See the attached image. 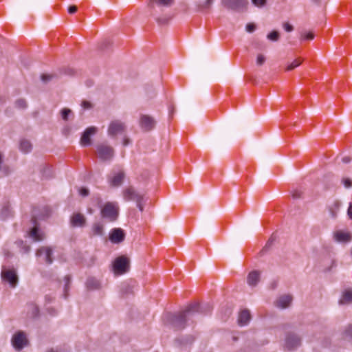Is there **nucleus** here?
Segmentation results:
<instances>
[{"mask_svg":"<svg viewBox=\"0 0 352 352\" xmlns=\"http://www.w3.org/2000/svg\"><path fill=\"white\" fill-rule=\"evenodd\" d=\"M201 309L198 303L189 305L186 309L178 314H168L167 322L175 331L185 328L187 319L192 317L195 314L201 313Z\"/></svg>","mask_w":352,"mask_h":352,"instance_id":"nucleus-1","label":"nucleus"},{"mask_svg":"<svg viewBox=\"0 0 352 352\" xmlns=\"http://www.w3.org/2000/svg\"><path fill=\"white\" fill-rule=\"evenodd\" d=\"M123 198L125 201H133L137 204V206L140 211H143L144 206L142 201L144 199V195L136 191L132 186L124 188L122 191Z\"/></svg>","mask_w":352,"mask_h":352,"instance_id":"nucleus-2","label":"nucleus"},{"mask_svg":"<svg viewBox=\"0 0 352 352\" xmlns=\"http://www.w3.org/2000/svg\"><path fill=\"white\" fill-rule=\"evenodd\" d=\"M101 216L109 221H115L119 214V207L116 202H107L101 206Z\"/></svg>","mask_w":352,"mask_h":352,"instance_id":"nucleus-3","label":"nucleus"},{"mask_svg":"<svg viewBox=\"0 0 352 352\" xmlns=\"http://www.w3.org/2000/svg\"><path fill=\"white\" fill-rule=\"evenodd\" d=\"M114 148L104 143L96 146L98 157L103 162L111 161L114 157Z\"/></svg>","mask_w":352,"mask_h":352,"instance_id":"nucleus-4","label":"nucleus"},{"mask_svg":"<svg viewBox=\"0 0 352 352\" xmlns=\"http://www.w3.org/2000/svg\"><path fill=\"white\" fill-rule=\"evenodd\" d=\"M129 268V260L124 256L116 258L113 263V271L117 275L127 272Z\"/></svg>","mask_w":352,"mask_h":352,"instance_id":"nucleus-5","label":"nucleus"},{"mask_svg":"<svg viewBox=\"0 0 352 352\" xmlns=\"http://www.w3.org/2000/svg\"><path fill=\"white\" fill-rule=\"evenodd\" d=\"M126 126L124 122L119 120H115L109 123L107 133L112 138L116 137L118 134H122L125 131Z\"/></svg>","mask_w":352,"mask_h":352,"instance_id":"nucleus-6","label":"nucleus"},{"mask_svg":"<svg viewBox=\"0 0 352 352\" xmlns=\"http://www.w3.org/2000/svg\"><path fill=\"white\" fill-rule=\"evenodd\" d=\"M221 4L228 10L241 11L245 9L248 0H221Z\"/></svg>","mask_w":352,"mask_h":352,"instance_id":"nucleus-7","label":"nucleus"},{"mask_svg":"<svg viewBox=\"0 0 352 352\" xmlns=\"http://www.w3.org/2000/svg\"><path fill=\"white\" fill-rule=\"evenodd\" d=\"M1 277L3 280L8 283L12 287H15L18 283V276L15 270L3 269Z\"/></svg>","mask_w":352,"mask_h":352,"instance_id":"nucleus-8","label":"nucleus"},{"mask_svg":"<svg viewBox=\"0 0 352 352\" xmlns=\"http://www.w3.org/2000/svg\"><path fill=\"white\" fill-rule=\"evenodd\" d=\"M28 342L25 334L22 331L16 333L12 338V345L17 351L21 350L28 344Z\"/></svg>","mask_w":352,"mask_h":352,"instance_id":"nucleus-9","label":"nucleus"},{"mask_svg":"<svg viewBox=\"0 0 352 352\" xmlns=\"http://www.w3.org/2000/svg\"><path fill=\"white\" fill-rule=\"evenodd\" d=\"M156 122L155 119L148 115H141L140 126L142 131H150L155 128Z\"/></svg>","mask_w":352,"mask_h":352,"instance_id":"nucleus-10","label":"nucleus"},{"mask_svg":"<svg viewBox=\"0 0 352 352\" xmlns=\"http://www.w3.org/2000/svg\"><path fill=\"white\" fill-rule=\"evenodd\" d=\"M52 252V249L50 247L43 246L36 250V256L37 257H43L47 264H51L53 262Z\"/></svg>","mask_w":352,"mask_h":352,"instance_id":"nucleus-11","label":"nucleus"},{"mask_svg":"<svg viewBox=\"0 0 352 352\" xmlns=\"http://www.w3.org/2000/svg\"><path fill=\"white\" fill-rule=\"evenodd\" d=\"M293 300V296L290 294H283L277 298L274 302L276 307L284 309L290 307Z\"/></svg>","mask_w":352,"mask_h":352,"instance_id":"nucleus-12","label":"nucleus"},{"mask_svg":"<svg viewBox=\"0 0 352 352\" xmlns=\"http://www.w3.org/2000/svg\"><path fill=\"white\" fill-rule=\"evenodd\" d=\"M97 131L98 128L96 126H90L86 129L81 136L80 144L82 146L90 145L91 144V136L95 135Z\"/></svg>","mask_w":352,"mask_h":352,"instance_id":"nucleus-13","label":"nucleus"},{"mask_svg":"<svg viewBox=\"0 0 352 352\" xmlns=\"http://www.w3.org/2000/svg\"><path fill=\"white\" fill-rule=\"evenodd\" d=\"M125 178V173L123 170H120L118 173H114L112 176L108 178L109 183L112 187L120 186Z\"/></svg>","mask_w":352,"mask_h":352,"instance_id":"nucleus-14","label":"nucleus"},{"mask_svg":"<svg viewBox=\"0 0 352 352\" xmlns=\"http://www.w3.org/2000/svg\"><path fill=\"white\" fill-rule=\"evenodd\" d=\"M300 344V338L294 333H288L285 338V347L289 350H292Z\"/></svg>","mask_w":352,"mask_h":352,"instance_id":"nucleus-15","label":"nucleus"},{"mask_svg":"<svg viewBox=\"0 0 352 352\" xmlns=\"http://www.w3.org/2000/svg\"><path fill=\"white\" fill-rule=\"evenodd\" d=\"M125 234L121 228H113L110 234L109 239L113 243H120L124 239Z\"/></svg>","mask_w":352,"mask_h":352,"instance_id":"nucleus-16","label":"nucleus"},{"mask_svg":"<svg viewBox=\"0 0 352 352\" xmlns=\"http://www.w3.org/2000/svg\"><path fill=\"white\" fill-rule=\"evenodd\" d=\"M86 222V217L81 213H74L71 217L70 223L73 227H84Z\"/></svg>","mask_w":352,"mask_h":352,"instance_id":"nucleus-17","label":"nucleus"},{"mask_svg":"<svg viewBox=\"0 0 352 352\" xmlns=\"http://www.w3.org/2000/svg\"><path fill=\"white\" fill-rule=\"evenodd\" d=\"M335 240L340 243H348L352 240V236L349 232L338 230L334 232Z\"/></svg>","mask_w":352,"mask_h":352,"instance_id":"nucleus-18","label":"nucleus"},{"mask_svg":"<svg viewBox=\"0 0 352 352\" xmlns=\"http://www.w3.org/2000/svg\"><path fill=\"white\" fill-rule=\"evenodd\" d=\"M28 235L34 242L41 241L45 238L44 233L36 226H34L30 230Z\"/></svg>","mask_w":352,"mask_h":352,"instance_id":"nucleus-19","label":"nucleus"},{"mask_svg":"<svg viewBox=\"0 0 352 352\" xmlns=\"http://www.w3.org/2000/svg\"><path fill=\"white\" fill-rule=\"evenodd\" d=\"M27 314L30 318H36L39 316V308L38 307L33 303L30 302L27 305Z\"/></svg>","mask_w":352,"mask_h":352,"instance_id":"nucleus-20","label":"nucleus"},{"mask_svg":"<svg viewBox=\"0 0 352 352\" xmlns=\"http://www.w3.org/2000/svg\"><path fill=\"white\" fill-rule=\"evenodd\" d=\"M250 318L251 316L249 310L244 309L239 313L238 323L241 326L246 325L249 322Z\"/></svg>","mask_w":352,"mask_h":352,"instance_id":"nucleus-21","label":"nucleus"},{"mask_svg":"<svg viewBox=\"0 0 352 352\" xmlns=\"http://www.w3.org/2000/svg\"><path fill=\"white\" fill-rule=\"evenodd\" d=\"M352 303V289H345L339 300L340 305Z\"/></svg>","mask_w":352,"mask_h":352,"instance_id":"nucleus-22","label":"nucleus"},{"mask_svg":"<svg viewBox=\"0 0 352 352\" xmlns=\"http://www.w3.org/2000/svg\"><path fill=\"white\" fill-rule=\"evenodd\" d=\"M174 3V0H151L148 6L154 8V4L160 8L170 7Z\"/></svg>","mask_w":352,"mask_h":352,"instance_id":"nucleus-23","label":"nucleus"},{"mask_svg":"<svg viewBox=\"0 0 352 352\" xmlns=\"http://www.w3.org/2000/svg\"><path fill=\"white\" fill-rule=\"evenodd\" d=\"M86 286L89 290H96L100 289L101 283L94 277H89L86 281Z\"/></svg>","mask_w":352,"mask_h":352,"instance_id":"nucleus-24","label":"nucleus"},{"mask_svg":"<svg viewBox=\"0 0 352 352\" xmlns=\"http://www.w3.org/2000/svg\"><path fill=\"white\" fill-rule=\"evenodd\" d=\"M260 273L257 271H253L248 274V283L250 286H255L259 281Z\"/></svg>","mask_w":352,"mask_h":352,"instance_id":"nucleus-25","label":"nucleus"},{"mask_svg":"<svg viewBox=\"0 0 352 352\" xmlns=\"http://www.w3.org/2000/svg\"><path fill=\"white\" fill-rule=\"evenodd\" d=\"M32 148V144L29 140L23 139L20 141L19 148L23 153H29Z\"/></svg>","mask_w":352,"mask_h":352,"instance_id":"nucleus-26","label":"nucleus"},{"mask_svg":"<svg viewBox=\"0 0 352 352\" xmlns=\"http://www.w3.org/2000/svg\"><path fill=\"white\" fill-rule=\"evenodd\" d=\"M92 232L94 235L102 236L103 234V225L100 223H94Z\"/></svg>","mask_w":352,"mask_h":352,"instance_id":"nucleus-27","label":"nucleus"},{"mask_svg":"<svg viewBox=\"0 0 352 352\" xmlns=\"http://www.w3.org/2000/svg\"><path fill=\"white\" fill-rule=\"evenodd\" d=\"M302 63V60H300V59H296L294 60L293 62H292L291 63H289L285 68V70L286 71H291L294 69H295L296 67H298L299 65H300Z\"/></svg>","mask_w":352,"mask_h":352,"instance_id":"nucleus-28","label":"nucleus"},{"mask_svg":"<svg viewBox=\"0 0 352 352\" xmlns=\"http://www.w3.org/2000/svg\"><path fill=\"white\" fill-rule=\"evenodd\" d=\"M42 177L48 179L52 176V172L50 167H43L41 169Z\"/></svg>","mask_w":352,"mask_h":352,"instance_id":"nucleus-29","label":"nucleus"},{"mask_svg":"<svg viewBox=\"0 0 352 352\" xmlns=\"http://www.w3.org/2000/svg\"><path fill=\"white\" fill-rule=\"evenodd\" d=\"M344 338L352 341V325H349L344 331Z\"/></svg>","mask_w":352,"mask_h":352,"instance_id":"nucleus-30","label":"nucleus"},{"mask_svg":"<svg viewBox=\"0 0 352 352\" xmlns=\"http://www.w3.org/2000/svg\"><path fill=\"white\" fill-rule=\"evenodd\" d=\"M267 38L272 41H277L279 39V32L274 30L267 34Z\"/></svg>","mask_w":352,"mask_h":352,"instance_id":"nucleus-31","label":"nucleus"},{"mask_svg":"<svg viewBox=\"0 0 352 352\" xmlns=\"http://www.w3.org/2000/svg\"><path fill=\"white\" fill-rule=\"evenodd\" d=\"M212 3L213 0H206L204 2L199 5V8L201 10L208 9Z\"/></svg>","mask_w":352,"mask_h":352,"instance_id":"nucleus-32","label":"nucleus"},{"mask_svg":"<svg viewBox=\"0 0 352 352\" xmlns=\"http://www.w3.org/2000/svg\"><path fill=\"white\" fill-rule=\"evenodd\" d=\"M10 212H11V211H10V206H5L1 209V218H3V219L7 218L10 215Z\"/></svg>","mask_w":352,"mask_h":352,"instance_id":"nucleus-33","label":"nucleus"},{"mask_svg":"<svg viewBox=\"0 0 352 352\" xmlns=\"http://www.w3.org/2000/svg\"><path fill=\"white\" fill-rule=\"evenodd\" d=\"M72 111L69 109L64 108L61 110V116L64 120H67L69 116L71 114Z\"/></svg>","mask_w":352,"mask_h":352,"instance_id":"nucleus-34","label":"nucleus"},{"mask_svg":"<svg viewBox=\"0 0 352 352\" xmlns=\"http://www.w3.org/2000/svg\"><path fill=\"white\" fill-rule=\"evenodd\" d=\"M266 58L265 56L262 54H258L257 55L256 58V65L258 66H261L264 64L265 62Z\"/></svg>","mask_w":352,"mask_h":352,"instance_id":"nucleus-35","label":"nucleus"},{"mask_svg":"<svg viewBox=\"0 0 352 352\" xmlns=\"http://www.w3.org/2000/svg\"><path fill=\"white\" fill-rule=\"evenodd\" d=\"M16 106L20 109H25L27 107L26 101L23 99H19L15 102Z\"/></svg>","mask_w":352,"mask_h":352,"instance_id":"nucleus-36","label":"nucleus"},{"mask_svg":"<svg viewBox=\"0 0 352 352\" xmlns=\"http://www.w3.org/2000/svg\"><path fill=\"white\" fill-rule=\"evenodd\" d=\"M267 0H252V3L256 7H263L265 5Z\"/></svg>","mask_w":352,"mask_h":352,"instance_id":"nucleus-37","label":"nucleus"},{"mask_svg":"<svg viewBox=\"0 0 352 352\" xmlns=\"http://www.w3.org/2000/svg\"><path fill=\"white\" fill-rule=\"evenodd\" d=\"M301 37L303 39H308V40H312L314 38V34L313 32H303L301 34Z\"/></svg>","mask_w":352,"mask_h":352,"instance_id":"nucleus-38","label":"nucleus"},{"mask_svg":"<svg viewBox=\"0 0 352 352\" xmlns=\"http://www.w3.org/2000/svg\"><path fill=\"white\" fill-rule=\"evenodd\" d=\"M52 78H53V76L50 75V74H42L41 76V80L43 82H44L45 83L51 80L52 79Z\"/></svg>","mask_w":352,"mask_h":352,"instance_id":"nucleus-39","label":"nucleus"},{"mask_svg":"<svg viewBox=\"0 0 352 352\" xmlns=\"http://www.w3.org/2000/svg\"><path fill=\"white\" fill-rule=\"evenodd\" d=\"M343 184L346 188H351L352 186V181L349 178H344L342 179Z\"/></svg>","mask_w":352,"mask_h":352,"instance_id":"nucleus-40","label":"nucleus"},{"mask_svg":"<svg viewBox=\"0 0 352 352\" xmlns=\"http://www.w3.org/2000/svg\"><path fill=\"white\" fill-rule=\"evenodd\" d=\"M195 340L192 336H188L187 338L182 342L183 344H191Z\"/></svg>","mask_w":352,"mask_h":352,"instance_id":"nucleus-41","label":"nucleus"},{"mask_svg":"<svg viewBox=\"0 0 352 352\" xmlns=\"http://www.w3.org/2000/svg\"><path fill=\"white\" fill-rule=\"evenodd\" d=\"M283 26L285 30L289 32L293 31L294 30V27L289 23H284Z\"/></svg>","mask_w":352,"mask_h":352,"instance_id":"nucleus-42","label":"nucleus"},{"mask_svg":"<svg viewBox=\"0 0 352 352\" xmlns=\"http://www.w3.org/2000/svg\"><path fill=\"white\" fill-rule=\"evenodd\" d=\"M81 105L85 109H89L92 108V104L91 102L86 100L82 101Z\"/></svg>","mask_w":352,"mask_h":352,"instance_id":"nucleus-43","label":"nucleus"},{"mask_svg":"<svg viewBox=\"0 0 352 352\" xmlns=\"http://www.w3.org/2000/svg\"><path fill=\"white\" fill-rule=\"evenodd\" d=\"M256 29V26L253 23H248L247 25H246V30L248 32H253Z\"/></svg>","mask_w":352,"mask_h":352,"instance_id":"nucleus-44","label":"nucleus"},{"mask_svg":"<svg viewBox=\"0 0 352 352\" xmlns=\"http://www.w3.org/2000/svg\"><path fill=\"white\" fill-rule=\"evenodd\" d=\"M38 0H24V3L27 6H34Z\"/></svg>","mask_w":352,"mask_h":352,"instance_id":"nucleus-45","label":"nucleus"},{"mask_svg":"<svg viewBox=\"0 0 352 352\" xmlns=\"http://www.w3.org/2000/svg\"><path fill=\"white\" fill-rule=\"evenodd\" d=\"M79 192H80V195H82L83 197H86L89 195V190L86 188H80Z\"/></svg>","mask_w":352,"mask_h":352,"instance_id":"nucleus-46","label":"nucleus"},{"mask_svg":"<svg viewBox=\"0 0 352 352\" xmlns=\"http://www.w3.org/2000/svg\"><path fill=\"white\" fill-rule=\"evenodd\" d=\"M131 143V140L126 137V136H124L123 138V140H122V144L124 146H128L129 144Z\"/></svg>","mask_w":352,"mask_h":352,"instance_id":"nucleus-47","label":"nucleus"},{"mask_svg":"<svg viewBox=\"0 0 352 352\" xmlns=\"http://www.w3.org/2000/svg\"><path fill=\"white\" fill-rule=\"evenodd\" d=\"M65 73L67 75H73L75 73V70L73 68H66L65 69Z\"/></svg>","mask_w":352,"mask_h":352,"instance_id":"nucleus-48","label":"nucleus"},{"mask_svg":"<svg viewBox=\"0 0 352 352\" xmlns=\"http://www.w3.org/2000/svg\"><path fill=\"white\" fill-rule=\"evenodd\" d=\"M77 11V7L76 6H70L68 8V12L70 14H74Z\"/></svg>","mask_w":352,"mask_h":352,"instance_id":"nucleus-49","label":"nucleus"},{"mask_svg":"<svg viewBox=\"0 0 352 352\" xmlns=\"http://www.w3.org/2000/svg\"><path fill=\"white\" fill-rule=\"evenodd\" d=\"M292 197L294 199H299L301 197V192L300 191H298V190H295L293 194H292Z\"/></svg>","mask_w":352,"mask_h":352,"instance_id":"nucleus-50","label":"nucleus"},{"mask_svg":"<svg viewBox=\"0 0 352 352\" xmlns=\"http://www.w3.org/2000/svg\"><path fill=\"white\" fill-rule=\"evenodd\" d=\"M347 214H348L349 217H350V219H352V203H351L349 205V209L347 211Z\"/></svg>","mask_w":352,"mask_h":352,"instance_id":"nucleus-51","label":"nucleus"},{"mask_svg":"<svg viewBox=\"0 0 352 352\" xmlns=\"http://www.w3.org/2000/svg\"><path fill=\"white\" fill-rule=\"evenodd\" d=\"M65 280H66V283H65V285L64 291L66 293L67 289H68V285L69 283V278L66 276L65 277Z\"/></svg>","mask_w":352,"mask_h":352,"instance_id":"nucleus-52","label":"nucleus"},{"mask_svg":"<svg viewBox=\"0 0 352 352\" xmlns=\"http://www.w3.org/2000/svg\"><path fill=\"white\" fill-rule=\"evenodd\" d=\"M342 161L343 163H345V164H347V163H349L351 162V158L348 156H346V157H344L342 159Z\"/></svg>","mask_w":352,"mask_h":352,"instance_id":"nucleus-53","label":"nucleus"},{"mask_svg":"<svg viewBox=\"0 0 352 352\" xmlns=\"http://www.w3.org/2000/svg\"><path fill=\"white\" fill-rule=\"evenodd\" d=\"M156 21H157L158 23L160 24H162V23H165L166 22V19H162L161 18H157L156 19Z\"/></svg>","mask_w":352,"mask_h":352,"instance_id":"nucleus-54","label":"nucleus"},{"mask_svg":"<svg viewBox=\"0 0 352 352\" xmlns=\"http://www.w3.org/2000/svg\"><path fill=\"white\" fill-rule=\"evenodd\" d=\"M329 210H330L331 216L332 217H333V218L336 217V212L334 211L332 208H330Z\"/></svg>","mask_w":352,"mask_h":352,"instance_id":"nucleus-55","label":"nucleus"},{"mask_svg":"<svg viewBox=\"0 0 352 352\" xmlns=\"http://www.w3.org/2000/svg\"><path fill=\"white\" fill-rule=\"evenodd\" d=\"M47 352H65L63 350H60V349H51L50 350H48Z\"/></svg>","mask_w":352,"mask_h":352,"instance_id":"nucleus-56","label":"nucleus"},{"mask_svg":"<svg viewBox=\"0 0 352 352\" xmlns=\"http://www.w3.org/2000/svg\"><path fill=\"white\" fill-rule=\"evenodd\" d=\"M333 205H334V206L336 208H335L336 210H338V208L340 207V203L338 201H336Z\"/></svg>","mask_w":352,"mask_h":352,"instance_id":"nucleus-57","label":"nucleus"},{"mask_svg":"<svg viewBox=\"0 0 352 352\" xmlns=\"http://www.w3.org/2000/svg\"><path fill=\"white\" fill-rule=\"evenodd\" d=\"M312 1L317 5H320L321 3V0H312Z\"/></svg>","mask_w":352,"mask_h":352,"instance_id":"nucleus-58","label":"nucleus"},{"mask_svg":"<svg viewBox=\"0 0 352 352\" xmlns=\"http://www.w3.org/2000/svg\"><path fill=\"white\" fill-rule=\"evenodd\" d=\"M272 241H269L265 248H266L268 245H270L272 244Z\"/></svg>","mask_w":352,"mask_h":352,"instance_id":"nucleus-59","label":"nucleus"},{"mask_svg":"<svg viewBox=\"0 0 352 352\" xmlns=\"http://www.w3.org/2000/svg\"><path fill=\"white\" fill-rule=\"evenodd\" d=\"M54 315L56 314V311H54Z\"/></svg>","mask_w":352,"mask_h":352,"instance_id":"nucleus-60","label":"nucleus"}]
</instances>
